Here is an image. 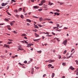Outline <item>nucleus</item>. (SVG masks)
Listing matches in <instances>:
<instances>
[{"instance_id": "nucleus-1", "label": "nucleus", "mask_w": 78, "mask_h": 78, "mask_svg": "<svg viewBox=\"0 0 78 78\" xmlns=\"http://www.w3.org/2000/svg\"><path fill=\"white\" fill-rule=\"evenodd\" d=\"M67 40L66 39L63 42L62 44H64V45H67Z\"/></svg>"}, {"instance_id": "nucleus-2", "label": "nucleus", "mask_w": 78, "mask_h": 78, "mask_svg": "<svg viewBox=\"0 0 78 78\" xmlns=\"http://www.w3.org/2000/svg\"><path fill=\"white\" fill-rule=\"evenodd\" d=\"M8 2H6L5 4V3H3L2 4V6H5V5H8Z\"/></svg>"}, {"instance_id": "nucleus-3", "label": "nucleus", "mask_w": 78, "mask_h": 78, "mask_svg": "<svg viewBox=\"0 0 78 78\" xmlns=\"http://www.w3.org/2000/svg\"><path fill=\"white\" fill-rule=\"evenodd\" d=\"M33 8H34V9H38L39 7L38 6H34Z\"/></svg>"}, {"instance_id": "nucleus-4", "label": "nucleus", "mask_w": 78, "mask_h": 78, "mask_svg": "<svg viewBox=\"0 0 78 78\" xmlns=\"http://www.w3.org/2000/svg\"><path fill=\"white\" fill-rule=\"evenodd\" d=\"M4 47H6V48H9V45H8L7 44H5Z\"/></svg>"}, {"instance_id": "nucleus-5", "label": "nucleus", "mask_w": 78, "mask_h": 78, "mask_svg": "<svg viewBox=\"0 0 78 78\" xmlns=\"http://www.w3.org/2000/svg\"><path fill=\"white\" fill-rule=\"evenodd\" d=\"M55 60H49V63H51V62H55Z\"/></svg>"}, {"instance_id": "nucleus-6", "label": "nucleus", "mask_w": 78, "mask_h": 78, "mask_svg": "<svg viewBox=\"0 0 78 78\" xmlns=\"http://www.w3.org/2000/svg\"><path fill=\"white\" fill-rule=\"evenodd\" d=\"M55 15H57V16H59V15H60V13H59L57 12H56L54 13Z\"/></svg>"}, {"instance_id": "nucleus-7", "label": "nucleus", "mask_w": 78, "mask_h": 78, "mask_svg": "<svg viewBox=\"0 0 78 78\" xmlns=\"http://www.w3.org/2000/svg\"><path fill=\"white\" fill-rule=\"evenodd\" d=\"M70 69L72 70H74L75 68L72 67V66H71L69 68Z\"/></svg>"}, {"instance_id": "nucleus-8", "label": "nucleus", "mask_w": 78, "mask_h": 78, "mask_svg": "<svg viewBox=\"0 0 78 78\" xmlns=\"http://www.w3.org/2000/svg\"><path fill=\"white\" fill-rule=\"evenodd\" d=\"M44 20H48V21H50V20H51V19L48 18H45Z\"/></svg>"}, {"instance_id": "nucleus-9", "label": "nucleus", "mask_w": 78, "mask_h": 78, "mask_svg": "<svg viewBox=\"0 0 78 78\" xmlns=\"http://www.w3.org/2000/svg\"><path fill=\"white\" fill-rule=\"evenodd\" d=\"M45 2V0H42L41 2V3H42L43 5V3H44Z\"/></svg>"}, {"instance_id": "nucleus-10", "label": "nucleus", "mask_w": 78, "mask_h": 78, "mask_svg": "<svg viewBox=\"0 0 78 78\" xmlns=\"http://www.w3.org/2000/svg\"><path fill=\"white\" fill-rule=\"evenodd\" d=\"M26 20L28 22H30V23H31V20H29V19H27Z\"/></svg>"}, {"instance_id": "nucleus-11", "label": "nucleus", "mask_w": 78, "mask_h": 78, "mask_svg": "<svg viewBox=\"0 0 78 78\" xmlns=\"http://www.w3.org/2000/svg\"><path fill=\"white\" fill-rule=\"evenodd\" d=\"M55 11H56V12H60V11L58 9H56L55 10H54Z\"/></svg>"}, {"instance_id": "nucleus-12", "label": "nucleus", "mask_w": 78, "mask_h": 78, "mask_svg": "<svg viewBox=\"0 0 78 78\" xmlns=\"http://www.w3.org/2000/svg\"><path fill=\"white\" fill-rule=\"evenodd\" d=\"M40 21V22H41V21H42V20H43V18H40L39 19Z\"/></svg>"}, {"instance_id": "nucleus-13", "label": "nucleus", "mask_w": 78, "mask_h": 78, "mask_svg": "<svg viewBox=\"0 0 78 78\" xmlns=\"http://www.w3.org/2000/svg\"><path fill=\"white\" fill-rule=\"evenodd\" d=\"M55 76V73H52V78H53V77Z\"/></svg>"}, {"instance_id": "nucleus-14", "label": "nucleus", "mask_w": 78, "mask_h": 78, "mask_svg": "<svg viewBox=\"0 0 78 78\" xmlns=\"http://www.w3.org/2000/svg\"><path fill=\"white\" fill-rule=\"evenodd\" d=\"M34 25L35 26V28H38L39 27H38V26H37L35 25V24H34Z\"/></svg>"}, {"instance_id": "nucleus-15", "label": "nucleus", "mask_w": 78, "mask_h": 78, "mask_svg": "<svg viewBox=\"0 0 78 78\" xmlns=\"http://www.w3.org/2000/svg\"><path fill=\"white\" fill-rule=\"evenodd\" d=\"M11 22L12 23H10V24L11 25V26H12V25H13V23H13V22H15V21H13L12 22Z\"/></svg>"}, {"instance_id": "nucleus-16", "label": "nucleus", "mask_w": 78, "mask_h": 78, "mask_svg": "<svg viewBox=\"0 0 78 78\" xmlns=\"http://www.w3.org/2000/svg\"><path fill=\"white\" fill-rule=\"evenodd\" d=\"M35 36L36 37H39V35H37V34H35Z\"/></svg>"}, {"instance_id": "nucleus-17", "label": "nucleus", "mask_w": 78, "mask_h": 78, "mask_svg": "<svg viewBox=\"0 0 78 78\" xmlns=\"http://www.w3.org/2000/svg\"><path fill=\"white\" fill-rule=\"evenodd\" d=\"M22 36H27V34H23L22 35Z\"/></svg>"}, {"instance_id": "nucleus-18", "label": "nucleus", "mask_w": 78, "mask_h": 78, "mask_svg": "<svg viewBox=\"0 0 78 78\" xmlns=\"http://www.w3.org/2000/svg\"><path fill=\"white\" fill-rule=\"evenodd\" d=\"M34 41H39V39H33Z\"/></svg>"}, {"instance_id": "nucleus-19", "label": "nucleus", "mask_w": 78, "mask_h": 78, "mask_svg": "<svg viewBox=\"0 0 78 78\" xmlns=\"http://www.w3.org/2000/svg\"><path fill=\"white\" fill-rule=\"evenodd\" d=\"M20 17H21V18H22V19H23L24 18V17H23V15H21V16H20Z\"/></svg>"}, {"instance_id": "nucleus-20", "label": "nucleus", "mask_w": 78, "mask_h": 78, "mask_svg": "<svg viewBox=\"0 0 78 78\" xmlns=\"http://www.w3.org/2000/svg\"><path fill=\"white\" fill-rule=\"evenodd\" d=\"M30 45H31V44H30V43L29 44H27V47H29V46H31Z\"/></svg>"}, {"instance_id": "nucleus-21", "label": "nucleus", "mask_w": 78, "mask_h": 78, "mask_svg": "<svg viewBox=\"0 0 78 78\" xmlns=\"http://www.w3.org/2000/svg\"><path fill=\"white\" fill-rule=\"evenodd\" d=\"M37 53H41V51H37Z\"/></svg>"}, {"instance_id": "nucleus-22", "label": "nucleus", "mask_w": 78, "mask_h": 78, "mask_svg": "<svg viewBox=\"0 0 78 78\" xmlns=\"http://www.w3.org/2000/svg\"><path fill=\"white\" fill-rule=\"evenodd\" d=\"M33 18H36L37 19L39 18L38 17H37V16H33Z\"/></svg>"}, {"instance_id": "nucleus-23", "label": "nucleus", "mask_w": 78, "mask_h": 78, "mask_svg": "<svg viewBox=\"0 0 78 78\" xmlns=\"http://www.w3.org/2000/svg\"><path fill=\"white\" fill-rule=\"evenodd\" d=\"M14 12H18V11L16 9V10H14Z\"/></svg>"}, {"instance_id": "nucleus-24", "label": "nucleus", "mask_w": 78, "mask_h": 78, "mask_svg": "<svg viewBox=\"0 0 78 78\" xmlns=\"http://www.w3.org/2000/svg\"><path fill=\"white\" fill-rule=\"evenodd\" d=\"M52 35H47L46 36L47 37H51V36H52Z\"/></svg>"}, {"instance_id": "nucleus-25", "label": "nucleus", "mask_w": 78, "mask_h": 78, "mask_svg": "<svg viewBox=\"0 0 78 78\" xmlns=\"http://www.w3.org/2000/svg\"><path fill=\"white\" fill-rule=\"evenodd\" d=\"M67 52V51L66 50H65L64 51V52H63V54H66V53Z\"/></svg>"}, {"instance_id": "nucleus-26", "label": "nucleus", "mask_w": 78, "mask_h": 78, "mask_svg": "<svg viewBox=\"0 0 78 78\" xmlns=\"http://www.w3.org/2000/svg\"><path fill=\"white\" fill-rule=\"evenodd\" d=\"M44 34H49V33L48 32H46V33H44Z\"/></svg>"}, {"instance_id": "nucleus-27", "label": "nucleus", "mask_w": 78, "mask_h": 78, "mask_svg": "<svg viewBox=\"0 0 78 78\" xmlns=\"http://www.w3.org/2000/svg\"><path fill=\"white\" fill-rule=\"evenodd\" d=\"M21 10H22V8H20L19 9V11H20Z\"/></svg>"}, {"instance_id": "nucleus-28", "label": "nucleus", "mask_w": 78, "mask_h": 78, "mask_svg": "<svg viewBox=\"0 0 78 78\" xmlns=\"http://www.w3.org/2000/svg\"><path fill=\"white\" fill-rule=\"evenodd\" d=\"M66 63H62V65H63V66H66Z\"/></svg>"}, {"instance_id": "nucleus-29", "label": "nucleus", "mask_w": 78, "mask_h": 78, "mask_svg": "<svg viewBox=\"0 0 78 78\" xmlns=\"http://www.w3.org/2000/svg\"><path fill=\"white\" fill-rule=\"evenodd\" d=\"M18 49H19V50H21V51H22V50H23V48H18Z\"/></svg>"}, {"instance_id": "nucleus-30", "label": "nucleus", "mask_w": 78, "mask_h": 78, "mask_svg": "<svg viewBox=\"0 0 78 78\" xmlns=\"http://www.w3.org/2000/svg\"><path fill=\"white\" fill-rule=\"evenodd\" d=\"M75 62H76V64H77V65H78V61L77 60H75Z\"/></svg>"}, {"instance_id": "nucleus-31", "label": "nucleus", "mask_w": 78, "mask_h": 78, "mask_svg": "<svg viewBox=\"0 0 78 78\" xmlns=\"http://www.w3.org/2000/svg\"><path fill=\"white\" fill-rule=\"evenodd\" d=\"M51 33H52V34H53V35H54V36H55V33H54V32H52Z\"/></svg>"}, {"instance_id": "nucleus-32", "label": "nucleus", "mask_w": 78, "mask_h": 78, "mask_svg": "<svg viewBox=\"0 0 78 78\" xmlns=\"http://www.w3.org/2000/svg\"><path fill=\"white\" fill-rule=\"evenodd\" d=\"M24 63H25V64H27V61H25L24 62Z\"/></svg>"}, {"instance_id": "nucleus-33", "label": "nucleus", "mask_w": 78, "mask_h": 78, "mask_svg": "<svg viewBox=\"0 0 78 78\" xmlns=\"http://www.w3.org/2000/svg\"><path fill=\"white\" fill-rule=\"evenodd\" d=\"M5 21H9V20H8L6 19V18L5 19Z\"/></svg>"}, {"instance_id": "nucleus-34", "label": "nucleus", "mask_w": 78, "mask_h": 78, "mask_svg": "<svg viewBox=\"0 0 78 78\" xmlns=\"http://www.w3.org/2000/svg\"><path fill=\"white\" fill-rule=\"evenodd\" d=\"M16 17H17V18H19V15H15Z\"/></svg>"}, {"instance_id": "nucleus-35", "label": "nucleus", "mask_w": 78, "mask_h": 78, "mask_svg": "<svg viewBox=\"0 0 78 78\" xmlns=\"http://www.w3.org/2000/svg\"><path fill=\"white\" fill-rule=\"evenodd\" d=\"M7 44H11V42H8L7 43Z\"/></svg>"}, {"instance_id": "nucleus-36", "label": "nucleus", "mask_w": 78, "mask_h": 78, "mask_svg": "<svg viewBox=\"0 0 78 78\" xmlns=\"http://www.w3.org/2000/svg\"><path fill=\"white\" fill-rule=\"evenodd\" d=\"M43 4L42 3H41V4H39V6H42V5Z\"/></svg>"}, {"instance_id": "nucleus-37", "label": "nucleus", "mask_w": 78, "mask_h": 78, "mask_svg": "<svg viewBox=\"0 0 78 78\" xmlns=\"http://www.w3.org/2000/svg\"><path fill=\"white\" fill-rule=\"evenodd\" d=\"M19 64L20 66H23V65H22V64H21L20 63H19Z\"/></svg>"}, {"instance_id": "nucleus-38", "label": "nucleus", "mask_w": 78, "mask_h": 78, "mask_svg": "<svg viewBox=\"0 0 78 78\" xmlns=\"http://www.w3.org/2000/svg\"><path fill=\"white\" fill-rule=\"evenodd\" d=\"M56 25H57V27H59V25L58 24H56Z\"/></svg>"}, {"instance_id": "nucleus-39", "label": "nucleus", "mask_w": 78, "mask_h": 78, "mask_svg": "<svg viewBox=\"0 0 78 78\" xmlns=\"http://www.w3.org/2000/svg\"><path fill=\"white\" fill-rule=\"evenodd\" d=\"M74 50V49H72L71 50V52L72 53Z\"/></svg>"}, {"instance_id": "nucleus-40", "label": "nucleus", "mask_w": 78, "mask_h": 78, "mask_svg": "<svg viewBox=\"0 0 78 78\" xmlns=\"http://www.w3.org/2000/svg\"><path fill=\"white\" fill-rule=\"evenodd\" d=\"M48 66H49V67H51V66H52V65L51 64H49L48 65Z\"/></svg>"}, {"instance_id": "nucleus-41", "label": "nucleus", "mask_w": 78, "mask_h": 78, "mask_svg": "<svg viewBox=\"0 0 78 78\" xmlns=\"http://www.w3.org/2000/svg\"><path fill=\"white\" fill-rule=\"evenodd\" d=\"M7 14H8V15H9V16H11V14L9 13V12H7Z\"/></svg>"}, {"instance_id": "nucleus-42", "label": "nucleus", "mask_w": 78, "mask_h": 78, "mask_svg": "<svg viewBox=\"0 0 78 78\" xmlns=\"http://www.w3.org/2000/svg\"><path fill=\"white\" fill-rule=\"evenodd\" d=\"M24 8H24V9H23V11L25 13V9H24Z\"/></svg>"}, {"instance_id": "nucleus-43", "label": "nucleus", "mask_w": 78, "mask_h": 78, "mask_svg": "<svg viewBox=\"0 0 78 78\" xmlns=\"http://www.w3.org/2000/svg\"><path fill=\"white\" fill-rule=\"evenodd\" d=\"M55 39H56V40H57V41H58V42L59 41V40H58V38H55Z\"/></svg>"}, {"instance_id": "nucleus-44", "label": "nucleus", "mask_w": 78, "mask_h": 78, "mask_svg": "<svg viewBox=\"0 0 78 78\" xmlns=\"http://www.w3.org/2000/svg\"><path fill=\"white\" fill-rule=\"evenodd\" d=\"M49 62V60H48V61H45V62Z\"/></svg>"}, {"instance_id": "nucleus-45", "label": "nucleus", "mask_w": 78, "mask_h": 78, "mask_svg": "<svg viewBox=\"0 0 78 78\" xmlns=\"http://www.w3.org/2000/svg\"><path fill=\"white\" fill-rule=\"evenodd\" d=\"M56 30L57 31H61V30H58V29H57Z\"/></svg>"}, {"instance_id": "nucleus-46", "label": "nucleus", "mask_w": 78, "mask_h": 78, "mask_svg": "<svg viewBox=\"0 0 78 78\" xmlns=\"http://www.w3.org/2000/svg\"><path fill=\"white\" fill-rule=\"evenodd\" d=\"M67 28H67L66 27H65L64 28V29H65V30H67Z\"/></svg>"}, {"instance_id": "nucleus-47", "label": "nucleus", "mask_w": 78, "mask_h": 78, "mask_svg": "<svg viewBox=\"0 0 78 78\" xmlns=\"http://www.w3.org/2000/svg\"><path fill=\"white\" fill-rule=\"evenodd\" d=\"M63 3H62V2H60V4L61 5H62V4H63Z\"/></svg>"}, {"instance_id": "nucleus-48", "label": "nucleus", "mask_w": 78, "mask_h": 78, "mask_svg": "<svg viewBox=\"0 0 78 78\" xmlns=\"http://www.w3.org/2000/svg\"><path fill=\"white\" fill-rule=\"evenodd\" d=\"M12 2H16V1H15V0H12Z\"/></svg>"}, {"instance_id": "nucleus-49", "label": "nucleus", "mask_w": 78, "mask_h": 78, "mask_svg": "<svg viewBox=\"0 0 78 78\" xmlns=\"http://www.w3.org/2000/svg\"><path fill=\"white\" fill-rule=\"evenodd\" d=\"M38 26H39V27H42V26L41 25H38Z\"/></svg>"}, {"instance_id": "nucleus-50", "label": "nucleus", "mask_w": 78, "mask_h": 78, "mask_svg": "<svg viewBox=\"0 0 78 78\" xmlns=\"http://www.w3.org/2000/svg\"><path fill=\"white\" fill-rule=\"evenodd\" d=\"M38 11H42V9H39L38 10Z\"/></svg>"}, {"instance_id": "nucleus-51", "label": "nucleus", "mask_w": 78, "mask_h": 78, "mask_svg": "<svg viewBox=\"0 0 78 78\" xmlns=\"http://www.w3.org/2000/svg\"><path fill=\"white\" fill-rule=\"evenodd\" d=\"M13 32L14 33H15V34H17V33L15 31H13Z\"/></svg>"}, {"instance_id": "nucleus-52", "label": "nucleus", "mask_w": 78, "mask_h": 78, "mask_svg": "<svg viewBox=\"0 0 78 78\" xmlns=\"http://www.w3.org/2000/svg\"><path fill=\"white\" fill-rule=\"evenodd\" d=\"M8 40V41H12V40H10L9 39Z\"/></svg>"}, {"instance_id": "nucleus-53", "label": "nucleus", "mask_w": 78, "mask_h": 78, "mask_svg": "<svg viewBox=\"0 0 78 78\" xmlns=\"http://www.w3.org/2000/svg\"><path fill=\"white\" fill-rule=\"evenodd\" d=\"M4 25V23H0V25Z\"/></svg>"}, {"instance_id": "nucleus-54", "label": "nucleus", "mask_w": 78, "mask_h": 78, "mask_svg": "<svg viewBox=\"0 0 78 78\" xmlns=\"http://www.w3.org/2000/svg\"><path fill=\"white\" fill-rule=\"evenodd\" d=\"M70 57H71V56H69V57H67V58H70Z\"/></svg>"}, {"instance_id": "nucleus-55", "label": "nucleus", "mask_w": 78, "mask_h": 78, "mask_svg": "<svg viewBox=\"0 0 78 78\" xmlns=\"http://www.w3.org/2000/svg\"><path fill=\"white\" fill-rule=\"evenodd\" d=\"M6 34H7V35H8V36H10V34H8L6 33Z\"/></svg>"}, {"instance_id": "nucleus-56", "label": "nucleus", "mask_w": 78, "mask_h": 78, "mask_svg": "<svg viewBox=\"0 0 78 78\" xmlns=\"http://www.w3.org/2000/svg\"><path fill=\"white\" fill-rule=\"evenodd\" d=\"M45 76H46V74H44V75H43V77H45Z\"/></svg>"}, {"instance_id": "nucleus-57", "label": "nucleus", "mask_w": 78, "mask_h": 78, "mask_svg": "<svg viewBox=\"0 0 78 78\" xmlns=\"http://www.w3.org/2000/svg\"><path fill=\"white\" fill-rule=\"evenodd\" d=\"M66 78V77H65V76H62V78Z\"/></svg>"}, {"instance_id": "nucleus-58", "label": "nucleus", "mask_w": 78, "mask_h": 78, "mask_svg": "<svg viewBox=\"0 0 78 78\" xmlns=\"http://www.w3.org/2000/svg\"><path fill=\"white\" fill-rule=\"evenodd\" d=\"M49 23H53L52 21L50 22Z\"/></svg>"}, {"instance_id": "nucleus-59", "label": "nucleus", "mask_w": 78, "mask_h": 78, "mask_svg": "<svg viewBox=\"0 0 78 78\" xmlns=\"http://www.w3.org/2000/svg\"><path fill=\"white\" fill-rule=\"evenodd\" d=\"M53 5V3H51V4H50V6H51V5Z\"/></svg>"}, {"instance_id": "nucleus-60", "label": "nucleus", "mask_w": 78, "mask_h": 78, "mask_svg": "<svg viewBox=\"0 0 78 78\" xmlns=\"http://www.w3.org/2000/svg\"><path fill=\"white\" fill-rule=\"evenodd\" d=\"M31 2H34V0H31Z\"/></svg>"}, {"instance_id": "nucleus-61", "label": "nucleus", "mask_w": 78, "mask_h": 78, "mask_svg": "<svg viewBox=\"0 0 78 78\" xmlns=\"http://www.w3.org/2000/svg\"><path fill=\"white\" fill-rule=\"evenodd\" d=\"M61 55H60V56L59 57V59H61Z\"/></svg>"}, {"instance_id": "nucleus-62", "label": "nucleus", "mask_w": 78, "mask_h": 78, "mask_svg": "<svg viewBox=\"0 0 78 78\" xmlns=\"http://www.w3.org/2000/svg\"><path fill=\"white\" fill-rule=\"evenodd\" d=\"M12 58H13V59H14L15 58V56H13Z\"/></svg>"}, {"instance_id": "nucleus-63", "label": "nucleus", "mask_w": 78, "mask_h": 78, "mask_svg": "<svg viewBox=\"0 0 78 78\" xmlns=\"http://www.w3.org/2000/svg\"><path fill=\"white\" fill-rule=\"evenodd\" d=\"M30 23H27V25H30Z\"/></svg>"}, {"instance_id": "nucleus-64", "label": "nucleus", "mask_w": 78, "mask_h": 78, "mask_svg": "<svg viewBox=\"0 0 78 78\" xmlns=\"http://www.w3.org/2000/svg\"><path fill=\"white\" fill-rule=\"evenodd\" d=\"M76 75H78V71L76 73Z\"/></svg>"}]
</instances>
